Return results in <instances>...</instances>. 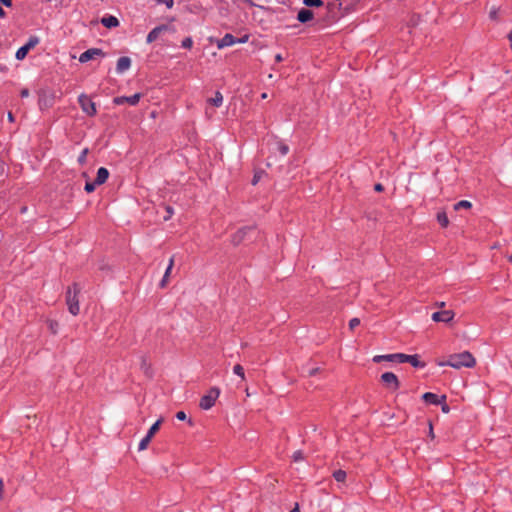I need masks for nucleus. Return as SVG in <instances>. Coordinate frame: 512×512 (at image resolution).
<instances>
[{
  "label": "nucleus",
  "instance_id": "f257e3e1",
  "mask_svg": "<svg viewBox=\"0 0 512 512\" xmlns=\"http://www.w3.org/2000/svg\"><path fill=\"white\" fill-rule=\"evenodd\" d=\"M475 364L476 360L474 356L468 351L450 355L445 363V365L455 369H461L463 367L472 368L475 366Z\"/></svg>",
  "mask_w": 512,
  "mask_h": 512
},
{
  "label": "nucleus",
  "instance_id": "f03ea898",
  "mask_svg": "<svg viewBox=\"0 0 512 512\" xmlns=\"http://www.w3.org/2000/svg\"><path fill=\"white\" fill-rule=\"evenodd\" d=\"M81 291V287L79 284L74 283L72 287H70L67 291L66 295V303L68 306L69 312L76 316L79 314L80 307H79V300H78V294Z\"/></svg>",
  "mask_w": 512,
  "mask_h": 512
},
{
  "label": "nucleus",
  "instance_id": "7ed1b4c3",
  "mask_svg": "<svg viewBox=\"0 0 512 512\" xmlns=\"http://www.w3.org/2000/svg\"><path fill=\"white\" fill-rule=\"evenodd\" d=\"M220 395V390L217 387H212L208 394L204 395L200 399V407L204 410L210 409L214 404L216 399Z\"/></svg>",
  "mask_w": 512,
  "mask_h": 512
},
{
  "label": "nucleus",
  "instance_id": "20e7f679",
  "mask_svg": "<svg viewBox=\"0 0 512 512\" xmlns=\"http://www.w3.org/2000/svg\"><path fill=\"white\" fill-rule=\"evenodd\" d=\"M79 105L84 113L88 116H94L97 112L95 103L86 94H81L78 97Z\"/></svg>",
  "mask_w": 512,
  "mask_h": 512
},
{
  "label": "nucleus",
  "instance_id": "39448f33",
  "mask_svg": "<svg viewBox=\"0 0 512 512\" xmlns=\"http://www.w3.org/2000/svg\"><path fill=\"white\" fill-rule=\"evenodd\" d=\"M38 43H39V39H38V37H35V36H34V37H30V39L28 40V42H27L24 46L20 47V48L17 50L16 55H15V56H16V58H17L18 60H23V59L26 57V55L28 54V52H29L32 48H34Z\"/></svg>",
  "mask_w": 512,
  "mask_h": 512
},
{
  "label": "nucleus",
  "instance_id": "423d86ee",
  "mask_svg": "<svg viewBox=\"0 0 512 512\" xmlns=\"http://www.w3.org/2000/svg\"><path fill=\"white\" fill-rule=\"evenodd\" d=\"M382 383L391 390H396L399 387L397 376L392 372H385L381 375Z\"/></svg>",
  "mask_w": 512,
  "mask_h": 512
},
{
  "label": "nucleus",
  "instance_id": "0eeeda50",
  "mask_svg": "<svg viewBox=\"0 0 512 512\" xmlns=\"http://www.w3.org/2000/svg\"><path fill=\"white\" fill-rule=\"evenodd\" d=\"M396 361L399 363H410L413 367H424V363H421L417 355H407L403 353H396Z\"/></svg>",
  "mask_w": 512,
  "mask_h": 512
},
{
  "label": "nucleus",
  "instance_id": "6e6552de",
  "mask_svg": "<svg viewBox=\"0 0 512 512\" xmlns=\"http://www.w3.org/2000/svg\"><path fill=\"white\" fill-rule=\"evenodd\" d=\"M103 56H105V53L101 49L90 48L80 55L79 61L81 63H86L92 59H95L96 57H103Z\"/></svg>",
  "mask_w": 512,
  "mask_h": 512
},
{
  "label": "nucleus",
  "instance_id": "1a4fd4ad",
  "mask_svg": "<svg viewBox=\"0 0 512 512\" xmlns=\"http://www.w3.org/2000/svg\"><path fill=\"white\" fill-rule=\"evenodd\" d=\"M455 313L452 310H443L434 312L432 314V320L435 322L448 323L453 320Z\"/></svg>",
  "mask_w": 512,
  "mask_h": 512
},
{
  "label": "nucleus",
  "instance_id": "9d476101",
  "mask_svg": "<svg viewBox=\"0 0 512 512\" xmlns=\"http://www.w3.org/2000/svg\"><path fill=\"white\" fill-rule=\"evenodd\" d=\"M140 98H141V94L136 93V94H134L132 96H128V97H126V96L116 97L114 99V103L117 105L128 103V104L134 106L139 102Z\"/></svg>",
  "mask_w": 512,
  "mask_h": 512
},
{
  "label": "nucleus",
  "instance_id": "9b49d317",
  "mask_svg": "<svg viewBox=\"0 0 512 512\" xmlns=\"http://www.w3.org/2000/svg\"><path fill=\"white\" fill-rule=\"evenodd\" d=\"M422 398L425 402H427L429 404H434V405H439L446 401L445 395L438 396L431 392L424 393Z\"/></svg>",
  "mask_w": 512,
  "mask_h": 512
},
{
  "label": "nucleus",
  "instance_id": "f8f14e48",
  "mask_svg": "<svg viewBox=\"0 0 512 512\" xmlns=\"http://www.w3.org/2000/svg\"><path fill=\"white\" fill-rule=\"evenodd\" d=\"M167 30H168V26H167V25H160V26L155 27L154 29H152V30L148 33V35H147V37H146V42H147L148 44H150V43L154 42L155 40H157V39H158V37L160 36V34H161L162 32H165V31H167Z\"/></svg>",
  "mask_w": 512,
  "mask_h": 512
},
{
  "label": "nucleus",
  "instance_id": "ddd939ff",
  "mask_svg": "<svg viewBox=\"0 0 512 512\" xmlns=\"http://www.w3.org/2000/svg\"><path fill=\"white\" fill-rule=\"evenodd\" d=\"M131 67V59L127 56L120 57L117 61L116 72L122 74Z\"/></svg>",
  "mask_w": 512,
  "mask_h": 512
},
{
  "label": "nucleus",
  "instance_id": "4468645a",
  "mask_svg": "<svg viewBox=\"0 0 512 512\" xmlns=\"http://www.w3.org/2000/svg\"><path fill=\"white\" fill-rule=\"evenodd\" d=\"M237 43V38L232 34H226L222 39L217 41V48L223 49L228 46H232Z\"/></svg>",
  "mask_w": 512,
  "mask_h": 512
},
{
  "label": "nucleus",
  "instance_id": "2eb2a0df",
  "mask_svg": "<svg viewBox=\"0 0 512 512\" xmlns=\"http://www.w3.org/2000/svg\"><path fill=\"white\" fill-rule=\"evenodd\" d=\"M253 230L252 227H244L239 229L233 236L232 241L235 245L240 244L244 239L247 233Z\"/></svg>",
  "mask_w": 512,
  "mask_h": 512
},
{
  "label": "nucleus",
  "instance_id": "dca6fc26",
  "mask_svg": "<svg viewBox=\"0 0 512 512\" xmlns=\"http://www.w3.org/2000/svg\"><path fill=\"white\" fill-rule=\"evenodd\" d=\"M314 18V13L309 9H301L297 14V20L301 23H306Z\"/></svg>",
  "mask_w": 512,
  "mask_h": 512
},
{
  "label": "nucleus",
  "instance_id": "f3484780",
  "mask_svg": "<svg viewBox=\"0 0 512 512\" xmlns=\"http://www.w3.org/2000/svg\"><path fill=\"white\" fill-rule=\"evenodd\" d=\"M101 24L106 28H115L119 26V20L112 15L104 16L101 18Z\"/></svg>",
  "mask_w": 512,
  "mask_h": 512
},
{
  "label": "nucleus",
  "instance_id": "a211bd4d",
  "mask_svg": "<svg viewBox=\"0 0 512 512\" xmlns=\"http://www.w3.org/2000/svg\"><path fill=\"white\" fill-rule=\"evenodd\" d=\"M108 177H109V171L104 167H100L97 171V176H96L95 182L98 185L104 184L107 181Z\"/></svg>",
  "mask_w": 512,
  "mask_h": 512
},
{
  "label": "nucleus",
  "instance_id": "6ab92c4d",
  "mask_svg": "<svg viewBox=\"0 0 512 512\" xmlns=\"http://www.w3.org/2000/svg\"><path fill=\"white\" fill-rule=\"evenodd\" d=\"M207 101L209 104L215 107H220L223 103V95L219 91H217L214 97L209 98Z\"/></svg>",
  "mask_w": 512,
  "mask_h": 512
},
{
  "label": "nucleus",
  "instance_id": "aec40b11",
  "mask_svg": "<svg viewBox=\"0 0 512 512\" xmlns=\"http://www.w3.org/2000/svg\"><path fill=\"white\" fill-rule=\"evenodd\" d=\"M396 353L395 354H388V355H376L373 358V361L376 363H379L381 361H396Z\"/></svg>",
  "mask_w": 512,
  "mask_h": 512
},
{
  "label": "nucleus",
  "instance_id": "412c9836",
  "mask_svg": "<svg viewBox=\"0 0 512 512\" xmlns=\"http://www.w3.org/2000/svg\"><path fill=\"white\" fill-rule=\"evenodd\" d=\"M161 423H162V419H159L150 427V429L148 430V433H147L148 437H150V438L154 437V435L159 431Z\"/></svg>",
  "mask_w": 512,
  "mask_h": 512
},
{
  "label": "nucleus",
  "instance_id": "4be33fe9",
  "mask_svg": "<svg viewBox=\"0 0 512 512\" xmlns=\"http://www.w3.org/2000/svg\"><path fill=\"white\" fill-rule=\"evenodd\" d=\"M472 207V203L470 201H467V200H461L459 202H457L455 205H454V209L457 211V210H460V209H469Z\"/></svg>",
  "mask_w": 512,
  "mask_h": 512
},
{
  "label": "nucleus",
  "instance_id": "5701e85b",
  "mask_svg": "<svg viewBox=\"0 0 512 512\" xmlns=\"http://www.w3.org/2000/svg\"><path fill=\"white\" fill-rule=\"evenodd\" d=\"M171 271H172V269L166 268L163 278L161 279V281L159 283L160 288H165L167 286V284L169 282V277H170Z\"/></svg>",
  "mask_w": 512,
  "mask_h": 512
},
{
  "label": "nucleus",
  "instance_id": "b1692460",
  "mask_svg": "<svg viewBox=\"0 0 512 512\" xmlns=\"http://www.w3.org/2000/svg\"><path fill=\"white\" fill-rule=\"evenodd\" d=\"M346 476H347V474L344 470H336L333 473V477L335 478V480L337 482H344L346 479Z\"/></svg>",
  "mask_w": 512,
  "mask_h": 512
},
{
  "label": "nucleus",
  "instance_id": "393cba45",
  "mask_svg": "<svg viewBox=\"0 0 512 512\" xmlns=\"http://www.w3.org/2000/svg\"><path fill=\"white\" fill-rule=\"evenodd\" d=\"M437 220H438V222L440 223V225L442 227H447L448 224H449L448 217H447V215L445 213H439L437 215Z\"/></svg>",
  "mask_w": 512,
  "mask_h": 512
},
{
  "label": "nucleus",
  "instance_id": "a878e982",
  "mask_svg": "<svg viewBox=\"0 0 512 512\" xmlns=\"http://www.w3.org/2000/svg\"><path fill=\"white\" fill-rule=\"evenodd\" d=\"M151 440H152V438H150V437H148V435H146V436H145V437L140 441V443H139V447H138V450H139V451H143V450H145V449L148 447V445H149V443H150V441H151Z\"/></svg>",
  "mask_w": 512,
  "mask_h": 512
},
{
  "label": "nucleus",
  "instance_id": "bb28decb",
  "mask_svg": "<svg viewBox=\"0 0 512 512\" xmlns=\"http://www.w3.org/2000/svg\"><path fill=\"white\" fill-rule=\"evenodd\" d=\"M233 372L240 376L242 380H245V373H244V368L240 365V364H236L234 367H233Z\"/></svg>",
  "mask_w": 512,
  "mask_h": 512
},
{
  "label": "nucleus",
  "instance_id": "cd10ccee",
  "mask_svg": "<svg viewBox=\"0 0 512 512\" xmlns=\"http://www.w3.org/2000/svg\"><path fill=\"white\" fill-rule=\"evenodd\" d=\"M303 3L308 7H320L323 5L322 0H304Z\"/></svg>",
  "mask_w": 512,
  "mask_h": 512
},
{
  "label": "nucleus",
  "instance_id": "c85d7f7f",
  "mask_svg": "<svg viewBox=\"0 0 512 512\" xmlns=\"http://www.w3.org/2000/svg\"><path fill=\"white\" fill-rule=\"evenodd\" d=\"M96 185H98L96 182H86L84 189L87 193H91L95 190Z\"/></svg>",
  "mask_w": 512,
  "mask_h": 512
},
{
  "label": "nucleus",
  "instance_id": "c756f323",
  "mask_svg": "<svg viewBox=\"0 0 512 512\" xmlns=\"http://www.w3.org/2000/svg\"><path fill=\"white\" fill-rule=\"evenodd\" d=\"M88 152H89V151H88V149H87V148H85V149L81 152V154H80V155H79V157H78V162H79L80 164H84V163H85Z\"/></svg>",
  "mask_w": 512,
  "mask_h": 512
},
{
  "label": "nucleus",
  "instance_id": "7c9ffc66",
  "mask_svg": "<svg viewBox=\"0 0 512 512\" xmlns=\"http://www.w3.org/2000/svg\"><path fill=\"white\" fill-rule=\"evenodd\" d=\"M48 325H49V329L50 331L53 333V334H56L57 333V330H58V323L56 321H53V320H50L48 322Z\"/></svg>",
  "mask_w": 512,
  "mask_h": 512
},
{
  "label": "nucleus",
  "instance_id": "2f4dec72",
  "mask_svg": "<svg viewBox=\"0 0 512 512\" xmlns=\"http://www.w3.org/2000/svg\"><path fill=\"white\" fill-rule=\"evenodd\" d=\"M193 45V40L192 38L190 37H187L185 38L183 41H182V47L183 48H187V49H190Z\"/></svg>",
  "mask_w": 512,
  "mask_h": 512
},
{
  "label": "nucleus",
  "instance_id": "473e14b6",
  "mask_svg": "<svg viewBox=\"0 0 512 512\" xmlns=\"http://www.w3.org/2000/svg\"><path fill=\"white\" fill-rule=\"evenodd\" d=\"M304 459L303 452L301 450H297L293 453V460L295 462L301 461Z\"/></svg>",
  "mask_w": 512,
  "mask_h": 512
},
{
  "label": "nucleus",
  "instance_id": "72a5a7b5",
  "mask_svg": "<svg viewBox=\"0 0 512 512\" xmlns=\"http://www.w3.org/2000/svg\"><path fill=\"white\" fill-rule=\"evenodd\" d=\"M359 324H360V319L359 318H352L349 321V328L351 330H354Z\"/></svg>",
  "mask_w": 512,
  "mask_h": 512
},
{
  "label": "nucleus",
  "instance_id": "f704fd0d",
  "mask_svg": "<svg viewBox=\"0 0 512 512\" xmlns=\"http://www.w3.org/2000/svg\"><path fill=\"white\" fill-rule=\"evenodd\" d=\"M157 3L164 4L167 8L171 9L174 5V0H157Z\"/></svg>",
  "mask_w": 512,
  "mask_h": 512
},
{
  "label": "nucleus",
  "instance_id": "c9c22d12",
  "mask_svg": "<svg viewBox=\"0 0 512 512\" xmlns=\"http://www.w3.org/2000/svg\"><path fill=\"white\" fill-rule=\"evenodd\" d=\"M165 209H166L167 215H165V216L163 217V219H164L165 221H167V220H169V219L171 218V216L173 215V208H172V207H170V206H166V207H165Z\"/></svg>",
  "mask_w": 512,
  "mask_h": 512
},
{
  "label": "nucleus",
  "instance_id": "e433bc0d",
  "mask_svg": "<svg viewBox=\"0 0 512 512\" xmlns=\"http://www.w3.org/2000/svg\"><path fill=\"white\" fill-rule=\"evenodd\" d=\"M497 15H498V8L496 7H493L490 12H489V17L490 19L492 20H496L497 19Z\"/></svg>",
  "mask_w": 512,
  "mask_h": 512
},
{
  "label": "nucleus",
  "instance_id": "4c0bfd02",
  "mask_svg": "<svg viewBox=\"0 0 512 512\" xmlns=\"http://www.w3.org/2000/svg\"><path fill=\"white\" fill-rule=\"evenodd\" d=\"M279 151L282 155H286L289 151V148L287 145H284V144H280L279 145Z\"/></svg>",
  "mask_w": 512,
  "mask_h": 512
},
{
  "label": "nucleus",
  "instance_id": "58836bf2",
  "mask_svg": "<svg viewBox=\"0 0 512 512\" xmlns=\"http://www.w3.org/2000/svg\"><path fill=\"white\" fill-rule=\"evenodd\" d=\"M176 418L180 421H184L186 419V414L183 411H178L176 413Z\"/></svg>",
  "mask_w": 512,
  "mask_h": 512
},
{
  "label": "nucleus",
  "instance_id": "ea45409f",
  "mask_svg": "<svg viewBox=\"0 0 512 512\" xmlns=\"http://www.w3.org/2000/svg\"><path fill=\"white\" fill-rule=\"evenodd\" d=\"M174 263H175V255H172L171 258L169 259L167 268L173 269Z\"/></svg>",
  "mask_w": 512,
  "mask_h": 512
},
{
  "label": "nucleus",
  "instance_id": "a19ab883",
  "mask_svg": "<svg viewBox=\"0 0 512 512\" xmlns=\"http://www.w3.org/2000/svg\"><path fill=\"white\" fill-rule=\"evenodd\" d=\"M319 368H312L308 371V376H314L318 373Z\"/></svg>",
  "mask_w": 512,
  "mask_h": 512
},
{
  "label": "nucleus",
  "instance_id": "79ce46f5",
  "mask_svg": "<svg viewBox=\"0 0 512 512\" xmlns=\"http://www.w3.org/2000/svg\"><path fill=\"white\" fill-rule=\"evenodd\" d=\"M21 97H28L29 96V90L24 88L20 92Z\"/></svg>",
  "mask_w": 512,
  "mask_h": 512
},
{
  "label": "nucleus",
  "instance_id": "37998d69",
  "mask_svg": "<svg viewBox=\"0 0 512 512\" xmlns=\"http://www.w3.org/2000/svg\"><path fill=\"white\" fill-rule=\"evenodd\" d=\"M441 405H442V407H441V408H442V411H443L444 413H448V412L450 411L449 406H448L445 402H444V403H442Z\"/></svg>",
  "mask_w": 512,
  "mask_h": 512
},
{
  "label": "nucleus",
  "instance_id": "c03bdc74",
  "mask_svg": "<svg viewBox=\"0 0 512 512\" xmlns=\"http://www.w3.org/2000/svg\"><path fill=\"white\" fill-rule=\"evenodd\" d=\"M3 489H4V482H3V479H0V499L3 498Z\"/></svg>",
  "mask_w": 512,
  "mask_h": 512
},
{
  "label": "nucleus",
  "instance_id": "a18cd8bd",
  "mask_svg": "<svg viewBox=\"0 0 512 512\" xmlns=\"http://www.w3.org/2000/svg\"><path fill=\"white\" fill-rule=\"evenodd\" d=\"M248 41V35H244L242 38L237 39V43H246Z\"/></svg>",
  "mask_w": 512,
  "mask_h": 512
},
{
  "label": "nucleus",
  "instance_id": "49530a36",
  "mask_svg": "<svg viewBox=\"0 0 512 512\" xmlns=\"http://www.w3.org/2000/svg\"><path fill=\"white\" fill-rule=\"evenodd\" d=\"M0 3L9 7L12 5V0H0Z\"/></svg>",
  "mask_w": 512,
  "mask_h": 512
},
{
  "label": "nucleus",
  "instance_id": "de8ad7c7",
  "mask_svg": "<svg viewBox=\"0 0 512 512\" xmlns=\"http://www.w3.org/2000/svg\"><path fill=\"white\" fill-rule=\"evenodd\" d=\"M259 179H260V175L259 174H255L254 177H253V180H252V184L253 185L257 184Z\"/></svg>",
  "mask_w": 512,
  "mask_h": 512
},
{
  "label": "nucleus",
  "instance_id": "09e8293b",
  "mask_svg": "<svg viewBox=\"0 0 512 512\" xmlns=\"http://www.w3.org/2000/svg\"><path fill=\"white\" fill-rule=\"evenodd\" d=\"M375 190H376V191H378V192H381V191L383 190V186H382V184H379V183H378V184H376V185H375Z\"/></svg>",
  "mask_w": 512,
  "mask_h": 512
},
{
  "label": "nucleus",
  "instance_id": "8fccbe9b",
  "mask_svg": "<svg viewBox=\"0 0 512 512\" xmlns=\"http://www.w3.org/2000/svg\"><path fill=\"white\" fill-rule=\"evenodd\" d=\"M290 512H300V509H299V504L296 503L294 508L290 511Z\"/></svg>",
  "mask_w": 512,
  "mask_h": 512
},
{
  "label": "nucleus",
  "instance_id": "3c124183",
  "mask_svg": "<svg viewBox=\"0 0 512 512\" xmlns=\"http://www.w3.org/2000/svg\"><path fill=\"white\" fill-rule=\"evenodd\" d=\"M8 120H9L10 122H13V121H14V115H13L11 112H9V113H8Z\"/></svg>",
  "mask_w": 512,
  "mask_h": 512
},
{
  "label": "nucleus",
  "instance_id": "603ef678",
  "mask_svg": "<svg viewBox=\"0 0 512 512\" xmlns=\"http://www.w3.org/2000/svg\"><path fill=\"white\" fill-rule=\"evenodd\" d=\"M275 60H276V62H281L282 61V56L280 54H277L275 56Z\"/></svg>",
  "mask_w": 512,
  "mask_h": 512
},
{
  "label": "nucleus",
  "instance_id": "864d4df0",
  "mask_svg": "<svg viewBox=\"0 0 512 512\" xmlns=\"http://www.w3.org/2000/svg\"><path fill=\"white\" fill-rule=\"evenodd\" d=\"M436 306L439 308H443L445 306V302L436 303Z\"/></svg>",
  "mask_w": 512,
  "mask_h": 512
},
{
  "label": "nucleus",
  "instance_id": "5fc2aeb1",
  "mask_svg": "<svg viewBox=\"0 0 512 512\" xmlns=\"http://www.w3.org/2000/svg\"><path fill=\"white\" fill-rule=\"evenodd\" d=\"M4 16H5V12L2 9V7L0 6V18H3Z\"/></svg>",
  "mask_w": 512,
  "mask_h": 512
},
{
  "label": "nucleus",
  "instance_id": "6e6d98bb",
  "mask_svg": "<svg viewBox=\"0 0 512 512\" xmlns=\"http://www.w3.org/2000/svg\"><path fill=\"white\" fill-rule=\"evenodd\" d=\"M429 435H431L432 437L434 436L433 435V428H432V424L430 423V432H429Z\"/></svg>",
  "mask_w": 512,
  "mask_h": 512
},
{
  "label": "nucleus",
  "instance_id": "4d7b16f0",
  "mask_svg": "<svg viewBox=\"0 0 512 512\" xmlns=\"http://www.w3.org/2000/svg\"><path fill=\"white\" fill-rule=\"evenodd\" d=\"M508 39L512 42V30L508 34Z\"/></svg>",
  "mask_w": 512,
  "mask_h": 512
},
{
  "label": "nucleus",
  "instance_id": "13d9d810",
  "mask_svg": "<svg viewBox=\"0 0 512 512\" xmlns=\"http://www.w3.org/2000/svg\"><path fill=\"white\" fill-rule=\"evenodd\" d=\"M268 97L267 93H262L261 98L266 99Z\"/></svg>",
  "mask_w": 512,
  "mask_h": 512
}]
</instances>
